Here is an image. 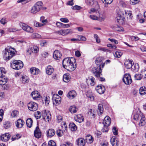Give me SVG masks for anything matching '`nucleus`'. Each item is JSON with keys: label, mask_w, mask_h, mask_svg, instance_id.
<instances>
[{"label": "nucleus", "mask_w": 146, "mask_h": 146, "mask_svg": "<svg viewBox=\"0 0 146 146\" xmlns=\"http://www.w3.org/2000/svg\"><path fill=\"white\" fill-rule=\"evenodd\" d=\"M76 61L74 58H66L62 61L63 67L69 71H74L76 68Z\"/></svg>", "instance_id": "nucleus-1"}, {"label": "nucleus", "mask_w": 146, "mask_h": 146, "mask_svg": "<svg viewBox=\"0 0 146 146\" xmlns=\"http://www.w3.org/2000/svg\"><path fill=\"white\" fill-rule=\"evenodd\" d=\"M23 66L22 62L20 60H14L11 63V66L13 69L19 70Z\"/></svg>", "instance_id": "nucleus-2"}, {"label": "nucleus", "mask_w": 146, "mask_h": 146, "mask_svg": "<svg viewBox=\"0 0 146 146\" xmlns=\"http://www.w3.org/2000/svg\"><path fill=\"white\" fill-rule=\"evenodd\" d=\"M3 56L5 60H9L15 54L14 52L8 49L5 48L3 51Z\"/></svg>", "instance_id": "nucleus-3"}, {"label": "nucleus", "mask_w": 146, "mask_h": 146, "mask_svg": "<svg viewBox=\"0 0 146 146\" xmlns=\"http://www.w3.org/2000/svg\"><path fill=\"white\" fill-rule=\"evenodd\" d=\"M42 117L46 122H49L51 119V114L49 111L44 110L42 112Z\"/></svg>", "instance_id": "nucleus-4"}, {"label": "nucleus", "mask_w": 146, "mask_h": 146, "mask_svg": "<svg viewBox=\"0 0 146 146\" xmlns=\"http://www.w3.org/2000/svg\"><path fill=\"white\" fill-rule=\"evenodd\" d=\"M19 25L22 28L23 30L26 31L30 33H32L33 32V30L31 27L24 23L20 22L19 23Z\"/></svg>", "instance_id": "nucleus-5"}, {"label": "nucleus", "mask_w": 146, "mask_h": 146, "mask_svg": "<svg viewBox=\"0 0 146 146\" xmlns=\"http://www.w3.org/2000/svg\"><path fill=\"white\" fill-rule=\"evenodd\" d=\"M97 67H94L92 68V72L94 74V75L96 77H99L101 74L102 70L100 66H98Z\"/></svg>", "instance_id": "nucleus-6"}, {"label": "nucleus", "mask_w": 146, "mask_h": 146, "mask_svg": "<svg viewBox=\"0 0 146 146\" xmlns=\"http://www.w3.org/2000/svg\"><path fill=\"white\" fill-rule=\"evenodd\" d=\"M123 82L127 85H129L132 82V80L129 74H125L122 79Z\"/></svg>", "instance_id": "nucleus-7"}, {"label": "nucleus", "mask_w": 146, "mask_h": 146, "mask_svg": "<svg viewBox=\"0 0 146 146\" xmlns=\"http://www.w3.org/2000/svg\"><path fill=\"white\" fill-rule=\"evenodd\" d=\"M55 33L59 35L64 36L68 34L72 33V31L70 29H61L56 31Z\"/></svg>", "instance_id": "nucleus-8"}, {"label": "nucleus", "mask_w": 146, "mask_h": 146, "mask_svg": "<svg viewBox=\"0 0 146 146\" xmlns=\"http://www.w3.org/2000/svg\"><path fill=\"white\" fill-rule=\"evenodd\" d=\"M28 107L30 111H35L37 110L38 105L35 102H30L28 104Z\"/></svg>", "instance_id": "nucleus-9"}, {"label": "nucleus", "mask_w": 146, "mask_h": 146, "mask_svg": "<svg viewBox=\"0 0 146 146\" xmlns=\"http://www.w3.org/2000/svg\"><path fill=\"white\" fill-rule=\"evenodd\" d=\"M53 104L56 105L60 104L61 102V98L57 94L53 95L52 97Z\"/></svg>", "instance_id": "nucleus-10"}, {"label": "nucleus", "mask_w": 146, "mask_h": 146, "mask_svg": "<svg viewBox=\"0 0 146 146\" xmlns=\"http://www.w3.org/2000/svg\"><path fill=\"white\" fill-rule=\"evenodd\" d=\"M97 92L100 94H104L105 91V87L102 85H98L96 88Z\"/></svg>", "instance_id": "nucleus-11"}, {"label": "nucleus", "mask_w": 146, "mask_h": 146, "mask_svg": "<svg viewBox=\"0 0 146 146\" xmlns=\"http://www.w3.org/2000/svg\"><path fill=\"white\" fill-rule=\"evenodd\" d=\"M111 119L108 116H106L104 118L103 123L104 126V128L107 129V127L109 126L111 123Z\"/></svg>", "instance_id": "nucleus-12"}, {"label": "nucleus", "mask_w": 146, "mask_h": 146, "mask_svg": "<svg viewBox=\"0 0 146 146\" xmlns=\"http://www.w3.org/2000/svg\"><path fill=\"white\" fill-rule=\"evenodd\" d=\"M42 135L41 132L38 126H37L34 131V135L35 137L37 138H39L41 137Z\"/></svg>", "instance_id": "nucleus-13"}, {"label": "nucleus", "mask_w": 146, "mask_h": 146, "mask_svg": "<svg viewBox=\"0 0 146 146\" xmlns=\"http://www.w3.org/2000/svg\"><path fill=\"white\" fill-rule=\"evenodd\" d=\"M10 135L8 133L1 135L0 136V139L2 141H8L10 139Z\"/></svg>", "instance_id": "nucleus-14"}, {"label": "nucleus", "mask_w": 146, "mask_h": 146, "mask_svg": "<svg viewBox=\"0 0 146 146\" xmlns=\"http://www.w3.org/2000/svg\"><path fill=\"white\" fill-rule=\"evenodd\" d=\"M110 141L113 146H118L119 144L118 139L115 137H113L111 139Z\"/></svg>", "instance_id": "nucleus-15"}, {"label": "nucleus", "mask_w": 146, "mask_h": 146, "mask_svg": "<svg viewBox=\"0 0 146 146\" xmlns=\"http://www.w3.org/2000/svg\"><path fill=\"white\" fill-rule=\"evenodd\" d=\"M86 82L87 83L90 82V85L92 86H94L96 83L95 79L92 76L88 77V79H86Z\"/></svg>", "instance_id": "nucleus-16"}, {"label": "nucleus", "mask_w": 146, "mask_h": 146, "mask_svg": "<svg viewBox=\"0 0 146 146\" xmlns=\"http://www.w3.org/2000/svg\"><path fill=\"white\" fill-rule=\"evenodd\" d=\"M16 126L18 128H21L25 124V122L21 119L17 120L15 123Z\"/></svg>", "instance_id": "nucleus-17"}, {"label": "nucleus", "mask_w": 146, "mask_h": 146, "mask_svg": "<svg viewBox=\"0 0 146 146\" xmlns=\"http://www.w3.org/2000/svg\"><path fill=\"white\" fill-rule=\"evenodd\" d=\"M76 142L78 146H84L85 144V140L82 138L78 139L76 140Z\"/></svg>", "instance_id": "nucleus-18"}, {"label": "nucleus", "mask_w": 146, "mask_h": 146, "mask_svg": "<svg viewBox=\"0 0 146 146\" xmlns=\"http://www.w3.org/2000/svg\"><path fill=\"white\" fill-rule=\"evenodd\" d=\"M104 59L103 57H99L96 58L95 62L97 66H100V67L101 64L104 60Z\"/></svg>", "instance_id": "nucleus-19"}, {"label": "nucleus", "mask_w": 146, "mask_h": 146, "mask_svg": "<svg viewBox=\"0 0 146 146\" xmlns=\"http://www.w3.org/2000/svg\"><path fill=\"white\" fill-rule=\"evenodd\" d=\"M53 68L51 66H48L46 69V73L48 75H51L54 71Z\"/></svg>", "instance_id": "nucleus-20"}, {"label": "nucleus", "mask_w": 146, "mask_h": 146, "mask_svg": "<svg viewBox=\"0 0 146 146\" xmlns=\"http://www.w3.org/2000/svg\"><path fill=\"white\" fill-rule=\"evenodd\" d=\"M62 54L59 51L55 50L53 53V57L55 59H58L59 58L61 57Z\"/></svg>", "instance_id": "nucleus-21"}, {"label": "nucleus", "mask_w": 146, "mask_h": 146, "mask_svg": "<svg viewBox=\"0 0 146 146\" xmlns=\"http://www.w3.org/2000/svg\"><path fill=\"white\" fill-rule=\"evenodd\" d=\"M76 93L74 90L70 91L67 94V97L70 99L74 98L76 96Z\"/></svg>", "instance_id": "nucleus-22"}, {"label": "nucleus", "mask_w": 146, "mask_h": 146, "mask_svg": "<svg viewBox=\"0 0 146 146\" xmlns=\"http://www.w3.org/2000/svg\"><path fill=\"white\" fill-rule=\"evenodd\" d=\"M31 96L33 99L35 100H37L40 96V95L37 91L33 92L31 93Z\"/></svg>", "instance_id": "nucleus-23"}, {"label": "nucleus", "mask_w": 146, "mask_h": 146, "mask_svg": "<svg viewBox=\"0 0 146 146\" xmlns=\"http://www.w3.org/2000/svg\"><path fill=\"white\" fill-rule=\"evenodd\" d=\"M47 136L51 137L54 136L55 133V131L53 129H49L47 131Z\"/></svg>", "instance_id": "nucleus-24"}, {"label": "nucleus", "mask_w": 146, "mask_h": 146, "mask_svg": "<svg viewBox=\"0 0 146 146\" xmlns=\"http://www.w3.org/2000/svg\"><path fill=\"white\" fill-rule=\"evenodd\" d=\"M75 120L76 121L81 123L84 120V119L81 114H78L76 115L74 117Z\"/></svg>", "instance_id": "nucleus-25"}, {"label": "nucleus", "mask_w": 146, "mask_h": 146, "mask_svg": "<svg viewBox=\"0 0 146 146\" xmlns=\"http://www.w3.org/2000/svg\"><path fill=\"white\" fill-rule=\"evenodd\" d=\"M30 72L31 74L36 75L39 73L40 70L36 68L32 67L30 69Z\"/></svg>", "instance_id": "nucleus-26"}, {"label": "nucleus", "mask_w": 146, "mask_h": 146, "mask_svg": "<svg viewBox=\"0 0 146 146\" xmlns=\"http://www.w3.org/2000/svg\"><path fill=\"white\" fill-rule=\"evenodd\" d=\"M133 63V61L131 60H130L125 62L124 64L127 68L129 69L131 68Z\"/></svg>", "instance_id": "nucleus-27"}, {"label": "nucleus", "mask_w": 146, "mask_h": 146, "mask_svg": "<svg viewBox=\"0 0 146 146\" xmlns=\"http://www.w3.org/2000/svg\"><path fill=\"white\" fill-rule=\"evenodd\" d=\"M139 68V66L138 64H133V65H132V66L131 67L132 70L134 72H137Z\"/></svg>", "instance_id": "nucleus-28"}, {"label": "nucleus", "mask_w": 146, "mask_h": 146, "mask_svg": "<svg viewBox=\"0 0 146 146\" xmlns=\"http://www.w3.org/2000/svg\"><path fill=\"white\" fill-rule=\"evenodd\" d=\"M93 138L90 135H88L86 136V140L87 143H91L93 141Z\"/></svg>", "instance_id": "nucleus-29"}, {"label": "nucleus", "mask_w": 146, "mask_h": 146, "mask_svg": "<svg viewBox=\"0 0 146 146\" xmlns=\"http://www.w3.org/2000/svg\"><path fill=\"white\" fill-rule=\"evenodd\" d=\"M140 119L139 125L140 126H143L145 125V116L143 115H142Z\"/></svg>", "instance_id": "nucleus-30"}, {"label": "nucleus", "mask_w": 146, "mask_h": 146, "mask_svg": "<svg viewBox=\"0 0 146 146\" xmlns=\"http://www.w3.org/2000/svg\"><path fill=\"white\" fill-rule=\"evenodd\" d=\"M69 126L71 131H75L77 129V126L73 122L69 124Z\"/></svg>", "instance_id": "nucleus-31"}, {"label": "nucleus", "mask_w": 146, "mask_h": 146, "mask_svg": "<svg viewBox=\"0 0 146 146\" xmlns=\"http://www.w3.org/2000/svg\"><path fill=\"white\" fill-rule=\"evenodd\" d=\"M70 76L68 74H64L63 76V81L66 82H68L70 80Z\"/></svg>", "instance_id": "nucleus-32"}, {"label": "nucleus", "mask_w": 146, "mask_h": 146, "mask_svg": "<svg viewBox=\"0 0 146 146\" xmlns=\"http://www.w3.org/2000/svg\"><path fill=\"white\" fill-rule=\"evenodd\" d=\"M40 11L42 8L43 3L41 1H38L34 5Z\"/></svg>", "instance_id": "nucleus-33"}, {"label": "nucleus", "mask_w": 146, "mask_h": 146, "mask_svg": "<svg viewBox=\"0 0 146 146\" xmlns=\"http://www.w3.org/2000/svg\"><path fill=\"white\" fill-rule=\"evenodd\" d=\"M139 93L141 95H144L146 94V88L145 87H141L139 90Z\"/></svg>", "instance_id": "nucleus-34"}, {"label": "nucleus", "mask_w": 146, "mask_h": 146, "mask_svg": "<svg viewBox=\"0 0 146 146\" xmlns=\"http://www.w3.org/2000/svg\"><path fill=\"white\" fill-rule=\"evenodd\" d=\"M6 72L5 69L3 68H0V78H3L5 77Z\"/></svg>", "instance_id": "nucleus-35"}, {"label": "nucleus", "mask_w": 146, "mask_h": 146, "mask_svg": "<svg viewBox=\"0 0 146 146\" xmlns=\"http://www.w3.org/2000/svg\"><path fill=\"white\" fill-rule=\"evenodd\" d=\"M8 80V79L6 77L1 78V79H0V85H5L7 82Z\"/></svg>", "instance_id": "nucleus-36"}, {"label": "nucleus", "mask_w": 146, "mask_h": 146, "mask_svg": "<svg viewBox=\"0 0 146 146\" xmlns=\"http://www.w3.org/2000/svg\"><path fill=\"white\" fill-rule=\"evenodd\" d=\"M26 123L27 126L30 128L31 127L33 124L32 119L31 118H29L26 120Z\"/></svg>", "instance_id": "nucleus-37"}, {"label": "nucleus", "mask_w": 146, "mask_h": 146, "mask_svg": "<svg viewBox=\"0 0 146 146\" xmlns=\"http://www.w3.org/2000/svg\"><path fill=\"white\" fill-rule=\"evenodd\" d=\"M78 109L77 107L75 106H71L69 109V111L72 113H75L76 112Z\"/></svg>", "instance_id": "nucleus-38"}, {"label": "nucleus", "mask_w": 146, "mask_h": 146, "mask_svg": "<svg viewBox=\"0 0 146 146\" xmlns=\"http://www.w3.org/2000/svg\"><path fill=\"white\" fill-rule=\"evenodd\" d=\"M104 109L103 107V105L102 104H99L98 106V110L97 112L98 113H100L102 114L103 112Z\"/></svg>", "instance_id": "nucleus-39"}, {"label": "nucleus", "mask_w": 146, "mask_h": 146, "mask_svg": "<svg viewBox=\"0 0 146 146\" xmlns=\"http://www.w3.org/2000/svg\"><path fill=\"white\" fill-rule=\"evenodd\" d=\"M123 53L120 50L116 51L115 54H114V56L116 58H119L121 57Z\"/></svg>", "instance_id": "nucleus-40"}, {"label": "nucleus", "mask_w": 146, "mask_h": 146, "mask_svg": "<svg viewBox=\"0 0 146 146\" xmlns=\"http://www.w3.org/2000/svg\"><path fill=\"white\" fill-rule=\"evenodd\" d=\"M21 79L22 82L24 84L28 83L29 81L28 78L25 76H22Z\"/></svg>", "instance_id": "nucleus-41"}, {"label": "nucleus", "mask_w": 146, "mask_h": 146, "mask_svg": "<svg viewBox=\"0 0 146 146\" xmlns=\"http://www.w3.org/2000/svg\"><path fill=\"white\" fill-rule=\"evenodd\" d=\"M21 135L19 134L13 135L12 138V140L13 141H14L16 139H18L21 137Z\"/></svg>", "instance_id": "nucleus-42"}, {"label": "nucleus", "mask_w": 146, "mask_h": 146, "mask_svg": "<svg viewBox=\"0 0 146 146\" xmlns=\"http://www.w3.org/2000/svg\"><path fill=\"white\" fill-rule=\"evenodd\" d=\"M143 114L142 113H140V114H138L137 113L134 115V119L135 120H137L140 119L142 115Z\"/></svg>", "instance_id": "nucleus-43"}, {"label": "nucleus", "mask_w": 146, "mask_h": 146, "mask_svg": "<svg viewBox=\"0 0 146 146\" xmlns=\"http://www.w3.org/2000/svg\"><path fill=\"white\" fill-rule=\"evenodd\" d=\"M35 116L36 119H38L40 118L41 117V113L40 112L37 111L35 113Z\"/></svg>", "instance_id": "nucleus-44"}, {"label": "nucleus", "mask_w": 146, "mask_h": 146, "mask_svg": "<svg viewBox=\"0 0 146 146\" xmlns=\"http://www.w3.org/2000/svg\"><path fill=\"white\" fill-rule=\"evenodd\" d=\"M18 113L19 112L17 111L14 110L12 112L11 115L12 117H15L17 116Z\"/></svg>", "instance_id": "nucleus-45"}, {"label": "nucleus", "mask_w": 146, "mask_h": 146, "mask_svg": "<svg viewBox=\"0 0 146 146\" xmlns=\"http://www.w3.org/2000/svg\"><path fill=\"white\" fill-rule=\"evenodd\" d=\"M33 23L34 26L36 27H40L44 25V24L40 23L36 21H34Z\"/></svg>", "instance_id": "nucleus-46"}, {"label": "nucleus", "mask_w": 146, "mask_h": 146, "mask_svg": "<svg viewBox=\"0 0 146 146\" xmlns=\"http://www.w3.org/2000/svg\"><path fill=\"white\" fill-rule=\"evenodd\" d=\"M134 78L135 80H140L142 78L141 75L140 74H136L134 76Z\"/></svg>", "instance_id": "nucleus-47"}, {"label": "nucleus", "mask_w": 146, "mask_h": 146, "mask_svg": "<svg viewBox=\"0 0 146 146\" xmlns=\"http://www.w3.org/2000/svg\"><path fill=\"white\" fill-rule=\"evenodd\" d=\"M31 12L33 14H35L38 12L34 6L31 8Z\"/></svg>", "instance_id": "nucleus-48"}, {"label": "nucleus", "mask_w": 146, "mask_h": 146, "mask_svg": "<svg viewBox=\"0 0 146 146\" xmlns=\"http://www.w3.org/2000/svg\"><path fill=\"white\" fill-rule=\"evenodd\" d=\"M56 133L57 135L59 137L62 136L63 134L62 131L60 129L56 131Z\"/></svg>", "instance_id": "nucleus-49"}, {"label": "nucleus", "mask_w": 146, "mask_h": 146, "mask_svg": "<svg viewBox=\"0 0 146 146\" xmlns=\"http://www.w3.org/2000/svg\"><path fill=\"white\" fill-rule=\"evenodd\" d=\"M98 13V9H95L94 8H91L90 9V11L89 12V13L90 14H91L92 13Z\"/></svg>", "instance_id": "nucleus-50"}, {"label": "nucleus", "mask_w": 146, "mask_h": 146, "mask_svg": "<svg viewBox=\"0 0 146 146\" xmlns=\"http://www.w3.org/2000/svg\"><path fill=\"white\" fill-rule=\"evenodd\" d=\"M94 37L95 39L96 42L98 43H99L100 42V40L98 35L96 34H94Z\"/></svg>", "instance_id": "nucleus-51"}, {"label": "nucleus", "mask_w": 146, "mask_h": 146, "mask_svg": "<svg viewBox=\"0 0 146 146\" xmlns=\"http://www.w3.org/2000/svg\"><path fill=\"white\" fill-rule=\"evenodd\" d=\"M49 146H56L55 142L53 140L50 141L48 143Z\"/></svg>", "instance_id": "nucleus-52"}, {"label": "nucleus", "mask_w": 146, "mask_h": 146, "mask_svg": "<svg viewBox=\"0 0 146 146\" xmlns=\"http://www.w3.org/2000/svg\"><path fill=\"white\" fill-rule=\"evenodd\" d=\"M10 125V123L9 122H5L4 123V127L6 129L8 128Z\"/></svg>", "instance_id": "nucleus-53"}, {"label": "nucleus", "mask_w": 146, "mask_h": 146, "mask_svg": "<svg viewBox=\"0 0 146 146\" xmlns=\"http://www.w3.org/2000/svg\"><path fill=\"white\" fill-rule=\"evenodd\" d=\"M82 7L80 6L76 5L72 7V9L73 10H80L82 9Z\"/></svg>", "instance_id": "nucleus-54"}, {"label": "nucleus", "mask_w": 146, "mask_h": 146, "mask_svg": "<svg viewBox=\"0 0 146 146\" xmlns=\"http://www.w3.org/2000/svg\"><path fill=\"white\" fill-rule=\"evenodd\" d=\"M32 36L33 38H40L41 37L40 35L37 33L33 34Z\"/></svg>", "instance_id": "nucleus-55"}, {"label": "nucleus", "mask_w": 146, "mask_h": 146, "mask_svg": "<svg viewBox=\"0 0 146 146\" xmlns=\"http://www.w3.org/2000/svg\"><path fill=\"white\" fill-rule=\"evenodd\" d=\"M86 3L88 5H92L94 4L93 0H86Z\"/></svg>", "instance_id": "nucleus-56"}, {"label": "nucleus", "mask_w": 146, "mask_h": 146, "mask_svg": "<svg viewBox=\"0 0 146 146\" xmlns=\"http://www.w3.org/2000/svg\"><path fill=\"white\" fill-rule=\"evenodd\" d=\"M0 22L3 25H5L7 22V21L6 20V18H3L0 20Z\"/></svg>", "instance_id": "nucleus-57"}, {"label": "nucleus", "mask_w": 146, "mask_h": 146, "mask_svg": "<svg viewBox=\"0 0 146 146\" xmlns=\"http://www.w3.org/2000/svg\"><path fill=\"white\" fill-rule=\"evenodd\" d=\"M112 131L113 134L115 135H117L118 134L117 129L115 127H113L112 129Z\"/></svg>", "instance_id": "nucleus-58"}, {"label": "nucleus", "mask_w": 146, "mask_h": 146, "mask_svg": "<svg viewBox=\"0 0 146 146\" xmlns=\"http://www.w3.org/2000/svg\"><path fill=\"white\" fill-rule=\"evenodd\" d=\"M122 12L123 13H124V14L125 15H126L127 14H128L130 18H131V16L132 15V13L131 11H126L124 10V11H122Z\"/></svg>", "instance_id": "nucleus-59"}, {"label": "nucleus", "mask_w": 146, "mask_h": 146, "mask_svg": "<svg viewBox=\"0 0 146 146\" xmlns=\"http://www.w3.org/2000/svg\"><path fill=\"white\" fill-rule=\"evenodd\" d=\"M139 0H130V3L133 5H135L138 3Z\"/></svg>", "instance_id": "nucleus-60"}, {"label": "nucleus", "mask_w": 146, "mask_h": 146, "mask_svg": "<svg viewBox=\"0 0 146 146\" xmlns=\"http://www.w3.org/2000/svg\"><path fill=\"white\" fill-rule=\"evenodd\" d=\"M98 50H100V51H102L104 52L108 51V50L106 48L103 47H100L98 49Z\"/></svg>", "instance_id": "nucleus-61"}, {"label": "nucleus", "mask_w": 146, "mask_h": 146, "mask_svg": "<svg viewBox=\"0 0 146 146\" xmlns=\"http://www.w3.org/2000/svg\"><path fill=\"white\" fill-rule=\"evenodd\" d=\"M89 17L90 19L93 20H98V18L97 16L94 15H90Z\"/></svg>", "instance_id": "nucleus-62"}, {"label": "nucleus", "mask_w": 146, "mask_h": 146, "mask_svg": "<svg viewBox=\"0 0 146 146\" xmlns=\"http://www.w3.org/2000/svg\"><path fill=\"white\" fill-rule=\"evenodd\" d=\"M60 20L62 22L67 23H68L69 21V20L68 19L66 18H61L60 19Z\"/></svg>", "instance_id": "nucleus-63"}, {"label": "nucleus", "mask_w": 146, "mask_h": 146, "mask_svg": "<svg viewBox=\"0 0 146 146\" xmlns=\"http://www.w3.org/2000/svg\"><path fill=\"white\" fill-rule=\"evenodd\" d=\"M62 119V117L60 115H58L57 117V120L58 122L59 123L61 122Z\"/></svg>", "instance_id": "nucleus-64"}]
</instances>
